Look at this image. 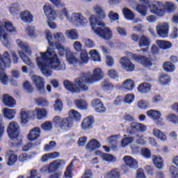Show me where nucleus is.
Instances as JSON below:
<instances>
[{"label":"nucleus","mask_w":178,"mask_h":178,"mask_svg":"<svg viewBox=\"0 0 178 178\" xmlns=\"http://www.w3.org/2000/svg\"><path fill=\"white\" fill-rule=\"evenodd\" d=\"M46 38L50 47H47L46 52H40V56L36 57V63L42 74L46 77H49L52 74L53 70H65L66 65L62 63L58 58V55L54 51L55 49V43L51 42L52 34L47 31Z\"/></svg>","instance_id":"obj_1"},{"label":"nucleus","mask_w":178,"mask_h":178,"mask_svg":"<svg viewBox=\"0 0 178 178\" xmlns=\"http://www.w3.org/2000/svg\"><path fill=\"white\" fill-rule=\"evenodd\" d=\"M104 78V72L101 68L93 70V74L90 72L82 74L80 76L75 79V83L79 86L82 91H88V86L87 84H92L102 80Z\"/></svg>","instance_id":"obj_2"},{"label":"nucleus","mask_w":178,"mask_h":178,"mask_svg":"<svg viewBox=\"0 0 178 178\" xmlns=\"http://www.w3.org/2000/svg\"><path fill=\"white\" fill-rule=\"evenodd\" d=\"M89 22H90V26L92 30H93L95 34L99 35L103 38V40H111L113 36L112 31L109 27H105V22L103 21H99L97 16L95 15H90L89 17ZM99 26L100 27H105L104 29H101L99 27L95 28V25Z\"/></svg>","instance_id":"obj_3"},{"label":"nucleus","mask_w":178,"mask_h":178,"mask_svg":"<svg viewBox=\"0 0 178 178\" xmlns=\"http://www.w3.org/2000/svg\"><path fill=\"white\" fill-rule=\"evenodd\" d=\"M8 33H16V29L13 26V24L7 19L0 21V41L5 47H9Z\"/></svg>","instance_id":"obj_4"},{"label":"nucleus","mask_w":178,"mask_h":178,"mask_svg":"<svg viewBox=\"0 0 178 178\" xmlns=\"http://www.w3.org/2000/svg\"><path fill=\"white\" fill-rule=\"evenodd\" d=\"M65 161L63 160H56L50 163L49 164L45 165L43 167L40 168L41 173H55V172H57V170H59V168H62V166H64Z\"/></svg>","instance_id":"obj_5"},{"label":"nucleus","mask_w":178,"mask_h":178,"mask_svg":"<svg viewBox=\"0 0 178 178\" xmlns=\"http://www.w3.org/2000/svg\"><path fill=\"white\" fill-rule=\"evenodd\" d=\"M70 22L77 27L79 26H87L88 20L81 13H73Z\"/></svg>","instance_id":"obj_6"},{"label":"nucleus","mask_w":178,"mask_h":178,"mask_svg":"<svg viewBox=\"0 0 178 178\" xmlns=\"http://www.w3.org/2000/svg\"><path fill=\"white\" fill-rule=\"evenodd\" d=\"M19 131H20V127L17 122L13 121L8 127L7 133L12 140H17V136H19Z\"/></svg>","instance_id":"obj_7"},{"label":"nucleus","mask_w":178,"mask_h":178,"mask_svg":"<svg viewBox=\"0 0 178 178\" xmlns=\"http://www.w3.org/2000/svg\"><path fill=\"white\" fill-rule=\"evenodd\" d=\"M150 12L156 16H165V10L163 9V3L161 1H154L149 6Z\"/></svg>","instance_id":"obj_8"},{"label":"nucleus","mask_w":178,"mask_h":178,"mask_svg":"<svg viewBox=\"0 0 178 178\" xmlns=\"http://www.w3.org/2000/svg\"><path fill=\"white\" fill-rule=\"evenodd\" d=\"M156 31L159 37L166 38L169 35V24L168 22H160L156 27Z\"/></svg>","instance_id":"obj_9"},{"label":"nucleus","mask_w":178,"mask_h":178,"mask_svg":"<svg viewBox=\"0 0 178 178\" xmlns=\"http://www.w3.org/2000/svg\"><path fill=\"white\" fill-rule=\"evenodd\" d=\"M32 80L38 93L45 94V86H44V84H45V81L43 78L38 75H34L32 76Z\"/></svg>","instance_id":"obj_10"},{"label":"nucleus","mask_w":178,"mask_h":178,"mask_svg":"<svg viewBox=\"0 0 178 178\" xmlns=\"http://www.w3.org/2000/svg\"><path fill=\"white\" fill-rule=\"evenodd\" d=\"M120 63L126 72H134V69H136V65L131 63L129 58L124 56L120 59Z\"/></svg>","instance_id":"obj_11"},{"label":"nucleus","mask_w":178,"mask_h":178,"mask_svg":"<svg viewBox=\"0 0 178 178\" xmlns=\"http://www.w3.org/2000/svg\"><path fill=\"white\" fill-rule=\"evenodd\" d=\"M12 60H10V54L9 52L5 51L2 55L0 54V67L3 69L10 66Z\"/></svg>","instance_id":"obj_12"},{"label":"nucleus","mask_w":178,"mask_h":178,"mask_svg":"<svg viewBox=\"0 0 178 178\" xmlns=\"http://www.w3.org/2000/svg\"><path fill=\"white\" fill-rule=\"evenodd\" d=\"M132 58L138 62V63H140L145 67H149V66H152V63L148 59L147 57L141 55H136L134 54Z\"/></svg>","instance_id":"obj_13"},{"label":"nucleus","mask_w":178,"mask_h":178,"mask_svg":"<svg viewBox=\"0 0 178 178\" xmlns=\"http://www.w3.org/2000/svg\"><path fill=\"white\" fill-rule=\"evenodd\" d=\"M44 12L48 19L50 20H55L56 19V11L54 10L52 6L49 3H46L44 7Z\"/></svg>","instance_id":"obj_14"},{"label":"nucleus","mask_w":178,"mask_h":178,"mask_svg":"<svg viewBox=\"0 0 178 178\" xmlns=\"http://www.w3.org/2000/svg\"><path fill=\"white\" fill-rule=\"evenodd\" d=\"M63 84L66 90H68V91H70L74 94H79L81 91L80 88L76 86V84L79 86L76 82L75 84H74L70 81H64Z\"/></svg>","instance_id":"obj_15"},{"label":"nucleus","mask_w":178,"mask_h":178,"mask_svg":"<svg viewBox=\"0 0 178 178\" xmlns=\"http://www.w3.org/2000/svg\"><path fill=\"white\" fill-rule=\"evenodd\" d=\"M131 131H129V134H133V131H146L147 126L144 124L138 122H131L130 124Z\"/></svg>","instance_id":"obj_16"},{"label":"nucleus","mask_w":178,"mask_h":178,"mask_svg":"<svg viewBox=\"0 0 178 178\" xmlns=\"http://www.w3.org/2000/svg\"><path fill=\"white\" fill-rule=\"evenodd\" d=\"M2 102L4 105L8 108H15L16 106V101L14 100L13 97H10V95L8 94L3 95Z\"/></svg>","instance_id":"obj_17"},{"label":"nucleus","mask_w":178,"mask_h":178,"mask_svg":"<svg viewBox=\"0 0 178 178\" xmlns=\"http://www.w3.org/2000/svg\"><path fill=\"white\" fill-rule=\"evenodd\" d=\"M123 161L127 166L131 168L132 169H136L138 168V163L137 162V160L134 159L130 156H124Z\"/></svg>","instance_id":"obj_18"},{"label":"nucleus","mask_w":178,"mask_h":178,"mask_svg":"<svg viewBox=\"0 0 178 178\" xmlns=\"http://www.w3.org/2000/svg\"><path fill=\"white\" fill-rule=\"evenodd\" d=\"M93 12L96 13L97 17L100 19V20H105V19H106V13L105 12L104 8L101 7V6L99 5L95 6L93 7Z\"/></svg>","instance_id":"obj_19"},{"label":"nucleus","mask_w":178,"mask_h":178,"mask_svg":"<svg viewBox=\"0 0 178 178\" xmlns=\"http://www.w3.org/2000/svg\"><path fill=\"white\" fill-rule=\"evenodd\" d=\"M65 34L68 40H72L74 41H77L80 37L79 31L74 29L66 30Z\"/></svg>","instance_id":"obj_20"},{"label":"nucleus","mask_w":178,"mask_h":178,"mask_svg":"<svg viewBox=\"0 0 178 178\" xmlns=\"http://www.w3.org/2000/svg\"><path fill=\"white\" fill-rule=\"evenodd\" d=\"M40 134H41V130L40 128L35 127L31 130L30 133L28 134V140H29V141H34L40 137Z\"/></svg>","instance_id":"obj_21"},{"label":"nucleus","mask_w":178,"mask_h":178,"mask_svg":"<svg viewBox=\"0 0 178 178\" xmlns=\"http://www.w3.org/2000/svg\"><path fill=\"white\" fill-rule=\"evenodd\" d=\"M73 118L71 117L65 118L61 121L60 129H72L73 127Z\"/></svg>","instance_id":"obj_22"},{"label":"nucleus","mask_w":178,"mask_h":178,"mask_svg":"<svg viewBox=\"0 0 178 178\" xmlns=\"http://www.w3.org/2000/svg\"><path fill=\"white\" fill-rule=\"evenodd\" d=\"M33 15L29 10H24L20 13V19L24 23H31L33 22Z\"/></svg>","instance_id":"obj_23"},{"label":"nucleus","mask_w":178,"mask_h":178,"mask_svg":"<svg viewBox=\"0 0 178 178\" xmlns=\"http://www.w3.org/2000/svg\"><path fill=\"white\" fill-rule=\"evenodd\" d=\"M94 123V117H88L85 118L81 123V127L83 130H88V129H91L92 127V124Z\"/></svg>","instance_id":"obj_24"},{"label":"nucleus","mask_w":178,"mask_h":178,"mask_svg":"<svg viewBox=\"0 0 178 178\" xmlns=\"http://www.w3.org/2000/svg\"><path fill=\"white\" fill-rule=\"evenodd\" d=\"M163 8L168 13H174V12H176V10L177 9V6L172 2L165 1L163 4Z\"/></svg>","instance_id":"obj_25"},{"label":"nucleus","mask_w":178,"mask_h":178,"mask_svg":"<svg viewBox=\"0 0 178 178\" xmlns=\"http://www.w3.org/2000/svg\"><path fill=\"white\" fill-rule=\"evenodd\" d=\"M101 147V143L96 139H92L86 146V149L94 151Z\"/></svg>","instance_id":"obj_26"},{"label":"nucleus","mask_w":178,"mask_h":178,"mask_svg":"<svg viewBox=\"0 0 178 178\" xmlns=\"http://www.w3.org/2000/svg\"><path fill=\"white\" fill-rule=\"evenodd\" d=\"M17 44L22 49L23 52H25L27 55H31V49H30L27 43L23 42L21 40H17Z\"/></svg>","instance_id":"obj_27"},{"label":"nucleus","mask_w":178,"mask_h":178,"mask_svg":"<svg viewBox=\"0 0 178 178\" xmlns=\"http://www.w3.org/2000/svg\"><path fill=\"white\" fill-rule=\"evenodd\" d=\"M153 136L161 141H166L168 140V136H166V134H165L163 131L156 128L153 129Z\"/></svg>","instance_id":"obj_28"},{"label":"nucleus","mask_w":178,"mask_h":178,"mask_svg":"<svg viewBox=\"0 0 178 178\" xmlns=\"http://www.w3.org/2000/svg\"><path fill=\"white\" fill-rule=\"evenodd\" d=\"M7 156H8V166H13L16 161H17V156L15 154V152L12 150H10L6 154Z\"/></svg>","instance_id":"obj_29"},{"label":"nucleus","mask_w":178,"mask_h":178,"mask_svg":"<svg viewBox=\"0 0 178 178\" xmlns=\"http://www.w3.org/2000/svg\"><path fill=\"white\" fill-rule=\"evenodd\" d=\"M138 45L140 48L143 47H149V45H151V39L145 36V35H143L140 37Z\"/></svg>","instance_id":"obj_30"},{"label":"nucleus","mask_w":178,"mask_h":178,"mask_svg":"<svg viewBox=\"0 0 178 178\" xmlns=\"http://www.w3.org/2000/svg\"><path fill=\"white\" fill-rule=\"evenodd\" d=\"M54 40L56 42L54 43V45L56 44H63L65 41H66V37H65V35L62 32H57L54 34Z\"/></svg>","instance_id":"obj_31"},{"label":"nucleus","mask_w":178,"mask_h":178,"mask_svg":"<svg viewBox=\"0 0 178 178\" xmlns=\"http://www.w3.org/2000/svg\"><path fill=\"white\" fill-rule=\"evenodd\" d=\"M56 48L58 51V54L60 56H65V55H67V52L70 51V50L65 48V46L60 43H56L54 45V49Z\"/></svg>","instance_id":"obj_32"},{"label":"nucleus","mask_w":178,"mask_h":178,"mask_svg":"<svg viewBox=\"0 0 178 178\" xmlns=\"http://www.w3.org/2000/svg\"><path fill=\"white\" fill-rule=\"evenodd\" d=\"M122 13L127 20H134V19H136L134 13L127 8H124L122 9Z\"/></svg>","instance_id":"obj_33"},{"label":"nucleus","mask_w":178,"mask_h":178,"mask_svg":"<svg viewBox=\"0 0 178 178\" xmlns=\"http://www.w3.org/2000/svg\"><path fill=\"white\" fill-rule=\"evenodd\" d=\"M138 91L143 94L149 92V91H151V84L148 83H140L138 87Z\"/></svg>","instance_id":"obj_34"},{"label":"nucleus","mask_w":178,"mask_h":178,"mask_svg":"<svg viewBox=\"0 0 178 178\" xmlns=\"http://www.w3.org/2000/svg\"><path fill=\"white\" fill-rule=\"evenodd\" d=\"M29 113H30V112H29L28 111H25L24 108L21 109V111L19 113V118H20L21 122H22V123H23V124H26L29 122Z\"/></svg>","instance_id":"obj_35"},{"label":"nucleus","mask_w":178,"mask_h":178,"mask_svg":"<svg viewBox=\"0 0 178 178\" xmlns=\"http://www.w3.org/2000/svg\"><path fill=\"white\" fill-rule=\"evenodd\" d=\"M59 17L61 19V20H63L65 17L67 19V22H71L72 20V15L70 16V14H69V11L66 8L61 9L60 11Z\"/></svg>","instance_id":"obj_36"},{"label":"nucleus","mask_w":178,"mask_h":178,"mask_svg":"<svg viewBox=\"0 0 178 178\" xmlns=\"http://www.w3.org/2000/svg\"><path fill=\"white\" fill-rule=\"evenodd\" d=\"M19 55L21 59H22L23 62H24V63H26V65H28V66H30L32 68L35 67L34 63H33L31 62V60H30V58H29L27 56H26L24 52L19 51Z\"/></svg>","instance_id":"obj_37"},{"label":"nucleus","mask_w":178,"mask_h":178,"mask_svg":"<svg viewBox=\"0 0 178 178\" xmlns=\"http://www.w3.org/2000/svg\"><path fill=\"white\" fill-rule=\"evenodd\" d=\"M100 158L102 159V161H104L105 162H116V157L110 154L102 153L100 155Z\"/></svg>","instance_id":"obj_38"},{"label":"nucleus","mask_w":178,"mask_h":178,"mask_svg":"<svg viewBox=\"0 0 178 178\" xmlns=\"http://www.w3.org/2000/svg\"><path fill=\"white\" fill-rule=\"evenodd\" d=\"M3 112L5 118L9 119L10 120H12V119H13L16 115V110L15 109L4 108Z\"/></svg>","instance_id":"obj_39"},{"label":"nucleus","mask_w":178,"mask_h":178,"mask_svg":"<svg viewBox=\"0 0 178 178\" xmlns=\"http://www.w3.org/2000/svg\"><path fill=\"white\" fill-rule=\"evenodd\" d=\"M152 161L154 163V166H156L157 169H162V168H163V161L161 157L154 155L152 157Z\"/></svg>","instance_id":"obj_40"},{"label":"nucleus","mask_w":178,"mask_h":178,"mask_svg":"<svg viewBox=\"0 0 178 178\" xmlns=\"http://www.w3.org/2000/svg\"><path fill=\"white\" fill-rule=\"evenodd\" d=\"M156 44H157L158 47L161 48V49H169V48L172 47V43L165 40H156Z\"/></svg>","instance_id":"obj_41"},{"label":"nucleus","mask_w":178,"mask_h":178,"mask_svg":"<svg viewBox=\"0 0 178 178\" xmlns=\"http://www.w3.org/2000/svg\"><path fill=\"white\" fill-rule=\"evenodd\" d=\"M135 10H136V12L140 13V15H141V16H147V13L148 12V8L145 6L138 4L135 7Z\"/></svg>","instance_id":"obj_42"},{"label":"nucleus","mask_w":178,"mask_h":178,"mask_svg":"<svg viewBox=\"0 0 178 178\" xmlns=\"http://www.w3.org/2000/svg\"><path fill=\"white\" fill-rule=\"evenodd\" d=\"M122 87L124 88V90L131 91V90L134 88V81H133L131 79H127L123 82Z\"/></svg>","instance_id":"obj_43"},{"label":"nucleus","mask_w":178,"mask_h":178,"mask_svg":"<svg viewBox=\"0 0 178 178\" xmlns=\"http://www.w3.org/2000/svg\"><path fill=\"white\" fill-rule=\"evenodd\" d=\"M89 60L90 58H88V53H87V51L82 50L79 56V62L81 63H88Z\"/></svg>","instance_id":"obj_44"},{"label":"nucleus","mask_w":178,"mask_h":178,"mask_svg":"<svg viewBox=\"0 0 178 178\" xmlns=\"http://www.w3.org/2000/svg\"><path fill=\"white\" fill-rule=\"evenodd\" d=\"M0 81L4 86H6V84H8V81H9L8 75H6V73H5V71H3V68L1 67H0Z\"/></svg>","instance_id":"obj_45"},{"label":"nucleus","mask_w":178,"mask_h":178,"mask_svg":"<svg viewBox=\"0 0 178 178\" xmlns=\"http://www.w3.org/2000/svg\"><path fill=\"white\" fill-rule=\"evenodd\" d=\"M35 112L39 120H41V119H43V118L47 117V110H45L44 108H37L35 109Z\"/></svg>","instance_id":"obj_46"},{"label":"nucleus","mask_w":178,"mask_h":178,"mask_svg":"<svg viewBox=\"0 0 178 178\" xmlns=\"http://www.w3.org/2000/svg\"><path fill=\"white\" fill-rule=\"evenodd\" d=\"M67 60L70 63V65H76L77 63V59L74 56V54L72 51L67 52Z\"/></svg>","instance_id":"obj_47"},{"label":"nucleus","mask_w":178,"mask_h":178,"mask_svg":"<svg viewBox=\"0 0 178 178\" xmlns=\"http://www.w3.org/2000/svg\"><path fill=\"white\" fill-rule=\"evenodd\" d=\"M146 115H147L149 118L154 120V119H156L157 118H159V116H161V112L156 110H150L146 112Z\"/></svg>","instance_id":"obj_48"},{"label":"nucleus","mask_w":178,"mask_h":178,"mask_svg":"<svg viewBox=\"0 0 178 178\" xmlns=\"http://www.w3.org/2000/svg\"><path fill=\"white\" fill-rule=\"evenodd\" d=\"M81 41L85 44V47L87 48H94L95 47L94 41L88 38H82Z\"/></svg>","instance_id":"obj_49"},{"label":"nucleus","mask_w":178,"mask_h":178,"mask_svg":"<svg viewBox=\"0 0 178 178\" xmlns=\"http://www.w3.org/2000/svg\"><path fill=\"white\" fill-rule=\"evenodd\" d=\"M74 104L76 105V106H77L79 108V109H87V102L83 99H76L74 101Z\"/></svg>","instance_id":"obj_50"},{"label":"nucleus","mask_w":178,"mask_h":178,"mask_svg":"<svg viewBox=\"0 0 178 178\" xmlns=\"http://www.w3.org/2000/svg\"><path fill=\"white\" fill-rule=\"evenodd\" d=\"M163 67L165 72H169L170 73L175 72V70L176 69L175 67V65H173L170 62L164 63V64L163 65Z\"/></svg>","instance_id":"obj_51"},{"label":"nucleus","mask_w":178,"mask_h":178,"mask_svg":"<svg viewBox=\"0 0 178 178\" xmlns=\"http://www.w3.org/2000/svg\"><path fill=\"white\" fill-rule=\"evenodd\" d=\"M118 138H120V134L110 136L108 138L107 141L109 144L113 145V147H115L116 144H118Z\"/></svg>","instance_id":"obj_52"},{"label":"nucleus","mask_w":178,"mask_h":178,"mask_svg":"<svg viewBox=\"0 0 178 178\" xmlns=\"http://www.w3.org/2000/svg\"><path fill=\"white\" fill-rule=\"evenodd\" d=\"M89 54L92 59H93L95 62H101V56H99V54L97 52V50L95 49L90 50Z\"/></svg>","instance_id":"obj_53"},{"label":"nucleus","mask_w":178,"mask_h":178,"mask_svg":"<svg viewBox=\"0 0 178 178\" xmlns=\"http://www.w3.org/2000/svg\"><path fill=\"white\" fill-rule=\"evenodd\" d=\"M74 166V164H73V161H72L70 165L67 167L66 170L64 173V177L63 178H72V168Z\"/></svg>","instance_id":"obj_54"},{"label":"nucleus","mask_w":178,"mask_h":178,"mask_svg":"<svg viewBox=\"0 0 178 178\" xmlns=\"http://www.w3.org/2000/svg\"><path fill=\"white\" fill-rule=\"evenodd\" d=\"M109 178H120V172L118 169H113L107 174Z\"/></svg>","instance_id":"obj_55"},{"label":"nucleus","mask_w":178,"mask_h":178,"mask_svg":"<svg viewBox=\"0 0 178 178\" xmlns=\"http://www.w3.org/2000/svg\"><path fill=\"white\" fill-rule=\"evenodd\" d=\"M101 86L103 90H112L113 88V85L108 79L103 81Z\"/></svg>","instance_id":"obj_56"},{"label":"nucleus","mask_w":178,"mask_h":178,"mask_svg":"<svg viewBox=\"0 0 178 178\" xmlns=\"http://www.w3.org/2000/svg\"><path fill=\"white\" fill-rule=\"evenodd\" d=\"M69 116L70 118H74L75 120H81V115H80V113L75 110H71L69 112Z\"/></svg>","instance_id":"obj_57"},{"label":"nucleus","mask_w":178,"mask_h":178,"mask_svg":"<svg viewBox=\"0 0 178 178\" xmlns=\"http://www.w3.org/2000/svg\"><path fill=\"white\" fill-rule=\"evenodd\" d=\"M35 102L38 105V106H48V101L44 98L39 97L35 99Z\"/></svg>","instance_id":"obj_58"},{"label":"nucleus","mask_w":178,"mask_h":178,"mask_svg":"<svg viewBox=\"0 0 178 178\" xmlns=\"http://www.w3.org/2000/svg\"><path fill=\"white\" fill-rule=\"evenodd\" d=\"M133 141H134V139L133 138V137L124 138L121 141V145L123 147H127V145H129V144H131V143H133Z\"/></svg>","instance_id":"obj_59"},{"label":"nucleus","mask_w":178,"mask_h":178,"mask_svg":"<svg viewBox=\"0 0 178 178\" xmlns=\"http://www.w3.org/2000/svg\"><path fill=\"white\" fill-rule=\"evenodd\" d=\"M123 99L125 104H129L130 105V104H133V102H134V95L127 94L125 95Z\"/></svg>","instance_id":"obj_60"},{"label":"nucleus","mask_w":178,"mask_h":178,"mask_svg":"<svg viewBox=\"0 0 178 178\" xmlns=\"http://www.w3.org/2000/svg\"><path fill=\"white\" fill-rule=\"evenodd\" d=\"M19 6H18V4H12L9 8L10 13L15 16V15H17V13H19Z\"/></svg>","instance_id":"obj_61"},{"label":"nucleus","mask_w":178,"mask_h":178,"mask_svg":"<svg viewBox=\"0 0 178 178\" xmlns=\"http://www.w3.org/2000/svg\"><path fill=\"white\" fill-rule=\"evenodd\" d=\"M23 86L26 92L31 93L33 92V91H34V88H33V86L31 85V83H30V82L26 81L25 83H24Z\"/></svg>","instance_id":"obj_62"},{"label":"nucleus","mask_w":178,"mask_h":178,"mask_svg":"<svg viewBox=\"0 0 178 178\" xmlns=\"http://www.w3.org/2000/svg\"><path fill=\"white\" fill-rule=\"evenodd\" d=\"M166 119L172 123H178V117L175 114H169L166 116Z\"/></svg>","instance_id":"obj_63"},{"label":"nucleus","mask_w":178,"mask_h":178,"mask_svg":"<svg viewBox=\"0 0 178 178\" xmlns=\"http://www.w3.org/2000/svg\"><path fill=\"white\" fill-rule=\"evenodd\" d=\"M170 172L172 175V178H178V169L175 165L170 167Z\"/></svg>","instance_id":"obj_64"}]
</instances>
